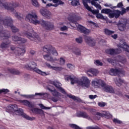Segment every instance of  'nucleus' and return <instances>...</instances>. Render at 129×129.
Segmentation results:
<instances>
[{
    "label": "nucleus",
    "instance_id": "f704fd0d",
    "mask_svg": "<svg viewBox=\"0 0 129 129\" xmlns=\"http://www.w3.org/2000/svg\"><path fill=\"white\" fill-rule=\"evenodd\" d=\"M48 90L51 92L52 95L55 97H58L60 96V93L58 92L56 90H52L50 88H48Z\"/></svg>",
    "mask_w": 129,
    "mask_h": 129
},
{
    "label": "nucleus",
    "instance_id": "cd10ccee",
    "mask_svg": "<svg viewBox=\"0 0 129 129\" xmlns=\"http://www.w3.org/2000/svg\"><path fill=\"white\" fill-rule=\"evenodd\" d=\"M11 44V42L10 41H6V42H3L0 47L2 49H7L10 47V44Z\"/></svg>",
    "mask_w": 129,
    "mask_h": 129
},
{
    "label": "nucleus",
    "instance_id": "69168bd1",
    "mask_svg": "<svg viewBox=\"0 0 129 129\" xmlns=\"http://www.w3.org/2000/svg\"><path fill=\"white\" fill-rule=\"evenodd\" d=\"M16 48L14 45H12L10 47V49L11 50V51H13V52H14V53L16 54Z\"/></svg>",
    "mask_w": 129,
    "mask_h": 129
},
{
    "label": "nucleus",
    "instance_id": "a211bd4d",
    "mask_svg": "<svg viewBox=\"0 0 129 129\" xmlns=\"http://www.w3.org/2000/svg\"><path fill=\"white\" fill-rule=\"evenodd\" d=\"M96 115L98 116H105L106 118H112V115L110 112L107 111H104V113H101L100 112H97Z\"/></svg>",
    "mask_w": 129,
    "mask_h": 129
},
{
    "label": "nucleus",
    "instance_id": "6e6552de",
    "mask_svg": "<svg viewBox=\"0 0 129 129\" xmlns=\"http://www.w3.org/2000/svg\"><path fill=\"white\" fill-rule=\"evenodd\" d=\"M43 50L44 52H46V53L52 54L54 56H58V52H57L56 49H55L54 47H52V46L50 44L45 45L43 47Z\"/></svg>",
    "mask_w": 129,
    "mask_h": 129
},
{
    "label": "nucleus",
    "instance_id": "e2e57ef3",
    "mask_svg": "<svg viewBox=\"0 0 129 129\" xmlns=\"http://www.w3.org/2000/svg\"><path fill=\"white\" fill-rule=\"evenodd\" d=\"M97 97V96L96 95H90L89 96V98L90 99H94Z\"/></svg>",
    "mask_w": 129,
    "mask_h": 129
},
{
    "label": "nucleus",
    "instance_id": "774afa93",
    "mask_svg": "<svg viewBox=\"0 0 129 129\" xmlns=\"http://www.w3.org/2000/svg\"><path fill=\"white\" fill-rule=\"evenodd\" d=\"M24 68H26V69H30V63H29V64H25L24 66Z\"/></svg>",
    "mask_w": 129,
    "mask_h": 129
},
{
    "label": "nucleus",
    "instance_id": "9d476101",
    "mask_svg": "<svg viewBox=\"0 0 129 129\" xmlns=\"http://www.w3.org/2000/svg\"><path fill=\"white\" fill-rule=\"evenodd\" d=\"M101 90L102 91L108 93H114V89H113L111 86L106 84L105 82L104 83V85H103Z\"/></svg>",
    "mask_w": 129,
    "mask_h": 129
},
{
    "label": "nucleus",
    "instance_id": "bf43d9fd",
    "mask_svg": "<svg viewBox=\"0 0 129 129\" xmlns=\"http://www.w3.org/2000/svg\"><path fill=\"white\" fill-rule=\"evenodd\" d=\"M55 7V8H57L58 6V5L55 4V5H52V4H48L46 5V8H49V7Z\"/></svg>",
    "mask_w": 129,
    "mask_h": 129
},
{
    "label": "nucleus",
    "instance_id": "72a5a7b5",
    "mask_svg": "<svg viewBox=\"0 0 129 129\" xmlns=\"http://www.w3.org/2000/svg\"><path fill=\"white\" fill-rule=\"evenodd\" d=\"M106 60L109 63H111V64H112V65H113V66H114L115 65H117V66L120 64L119 63L116 62V60H114L112 58H106Z\"/></svg>",
    "mask_w": 129,
    "mask_h": 129
},
{
    "label": "nucleus",
    "instance_id": "de8ad7c7",
    "mask_svg": "<svg viewBox=\"0 0 129 129\" xmlns=\"http://www.w3.org/2000/svg\"><path fill=\"white\" fill-rule=\"evenodd\" d=\"M8 92H10V90L7 89H3L0 90V93H4V94H6V93H8Z\"/></svg>",
    "mask_w": 129,
    "mask_h": 129
},
{
    "label": "nucleus",
    "instance_id": "c85d7f7f",
    "mask_svg": "<svg viewBox=\"0 0 129 129\" xmlns=\"http://www.w3.org/2000/svg\"><path fill=\"white\" fill-rule=\"evenodd\" d=\"M99 0H92L91 1V4L92 6H94L96 9H99V10H101L102 8L100 5L98 3H96V2H98Z\"/></svg>",
    "mask_w": 129,
    "mask_h": 129
},
{
    "label": "nucleus",
    "instance_id": "ea45409f",
    "mask_svg": "<svg viewBox=\"0 0 129 129\" xmlns=\"http://www.w3.org/2000/svg\"><path fill=\"white\" fill-rule=\"evenodd\" d=\"M75 41L78 44H82V42H83V39L82 37H79L76 38Z\"/></svg>",
    "mask_w": 129,
    "mask_h": 129
},
{
    "label": "nucleus",
    "instance_id": "6e6d98bb",
    "mask_svg": "<svg viewBox=\"0 0 129 129\" xmlns=\"http://www.w3.org/2000/svg\"><path fill=\"white\" fill-rule=\"evenodd\" d=\"M31 111L33 112V113H36L37 114H38L39 108H32L31 109Z\"/></svg>",
    "mask_w": 129,
    "mask_h": 129
},
{
    "label": "nucleus",
    "instance_id": "9b49d317",
    "mask_svg": "<svg viewBox=\"0 0 129 129\" xmlns=\"http://www.w3.org/2000/svg\"><path fill=\"white\" fill-rule=\"evenodd\" d=\"M127 20L125 19H122L118 23V28L121 32L125 30Z\"/></svg>",
    "mask_w": 129,
    "mask_h": 129
},
{
    "label": "nucleus",
    "instance_id": "c03bdc74",
    "mask_svg": "<svg viewBox=\"0 0 129 129\" xmlns=\"http://www.w3.org/2000/svg\"><path fill=\"white\" fill-rule=\"evenodd\" d=\"M53 3H54V4H56L58 6H59V5H64L63 2L60 0H53Z\"/></svg>",
    "mask_w": 129,
    "mask_h": 129
},
{
    "label": "nucleus",
    "instance_id": "09e8293b",
    "mask_svg": "<svg viewBox=\"0 0 129 129\" xmlns=\"http://www.w3.org/2000/svg\"><path fill=\"white\" fill-rule=\"evenodd\" d=\"M94 63L95 65H97V66H102L103 63L101 62V61H99V60H96L94 61Z\"/></svg>",
    "mask_w": 129,
    "mask_h": 129
},
{
    "label": "nucleus",
    "instance_id": "2f4dec72",
    "mask_svg": "<svg viewBox=\"0 0 129 129\" xmlns=\"http://www.w3.org/2000/svg\"><path fill=\"white\" fill-rule=\"evenodd\" d=\"M83 1V4L88 11H91V8L87 5V3H90L91 2V0H82Z\"/></svg>",
    "mask_w": 129,
    "mask_h": 129
},
{
    "label": "nucleus",
    "instance_id": "4468645a",
    "mask_svg": "<svg viewBox=\"0 0 129 129\" xmlns=\"http://www.w3.org/2000/svg\"><path fill=\"white\" fill-rule=\"evenodd\" d=\"M12 40L18 44H24L27 42V39L22 38V37H20L17 35L12 36Z\"/></svg>",
    "mask_w": 129,
    "mask_h": 129
},
{
    "label": "nucleus",
    "instance_id": "423d86ee",
    "mask_svg": "<svg viewBox=\"0 0 129 129\" xmlns=\"http://www.w3.org/2000/svg\"><path fill=\"white\" fill-rule=\"evenodd\" d=\"M24 30L25 31L23 32L24 35H25L27 38L32 41H34L37 42L41 41V38H40L39 36L37 35L36 33L34 32L32 26L30 25H25L24 26Z\"/></svg>",
    "mask_w": 129,
    "mask_h": 129
},
{
    "label": "nucleus",
    "instance_id": "4d7b16f0",
    "mask_svg": "<svg viewBox=\"0 0 129 129\" xmlns=\"http://www.w3.org/2000/svg\"><path fill=\"white\" fill-rule=\"evenodd\" d=\"M90 12H91L92 13V14H93L94 15L95 14H98V13H99V11L96 10H92V9H91V10H89Z\"/></svg>",
    "mask_w": 129,
    "mask_h": 129
},
{
    "label": "nucleus",
    "instance_id": "4c0bfd02",
    "mask_svg": "<svg viewBox=\"0 0 129 129\" xmlns=\"http://www.w3.org/2000/svg\"><path fill=\"white\" fill-rule=\"evenodd\" d=\"M104 33L106 35H112V34H114V31L109 30V29H104Z\"/></svg>",
    "mask_w": 129,
    "mask_h": 129
},
{
    "label": "nucleus",
    "instance_id": "49530a36",
    "mask_svg": "<svg viewBox=\"0 0 129 129\" xmlns=\"http://www.w3.org/2000/svg\"><path fill=\"white\" fill-rule=\"evenodd\" d=\"M96 17L98 19H101V20H105L104 16H103V15L100 13H98L96 15Z\"/></svg>",
    "mask_w": 129,
    "mask_h": 129
},
{
    "label": "nucleus",
    "instance_id": "603ef678",
    "mask_svg": "<svg viewBox=\"0 0 129 129\" xmlns=\"http://www.w3.org/2000/svg\"><path fill=\"white\" fill-rule=\"evenodd\" d=\"M60 65H64L65 64V59L63 57H60Z\"/></svg>",
    "mask_w": 129,
    "mask_h": 129
},
{
    "label": "nucleus",
    "instance_id": "13d9d810",
    "mask_svg": "<svg viewBox=\"0 0 129 129\" xmlns=\"http://www.w3.org/2000/svg\"><path fill=\"white\" fill-rule=\"evenodd\" d=\"M37 114H41L42 115H44L45 114V113L44 112V111L42 110V109H38V112L37 113Z\"/></svg>",
    "mask_w": 129,
    "mask_h": 129
},
{
    "label": "nucleus",
    "instance_id": "6ab92c4d",
    "mask_svg": "<svg viewBox=\"0 0 129 129\" xmlns=\"http://www.w3.org/2000/svg\"><path fill=\"white\" fill-rule=\"evenodd\" d=\"M8 112H15L18 109V105H9L6 108Z\"/></svg>",
    "mask_w": 129,
    "mask_h": 129
},
{
    "label": "nucleus",
    "instance_id": "f3484780",
    "mask_svg": "<svg viewBox=\"0 0 129 129\" xmlns=\"http://www.w3.org/2000/svg\"><path fill=\"white\" fill-rule=\"evenodd\" d=\"M120 16V11L119 10H115L113 13H110L109 14V18L110 19H113V18H115L117 19Z\"/></svg>",
    "mask_w": 129,
    "mask_h": 129
},
{
    "label": "nucleus",
    "instance_id": "37998d69",
    "mask_svg": "<svg viewBox=\"0 0 129 129\" xmlns=\"http://www.w3.org/2000/svg\"><path fill=\"white\" fill-rule=\"evenodd\" d=\"M52 69L55 71H62V70H63V68L61 67H52Z\"/></svg>",
    "mask_w": 129,
    "mask_h": 129
},
{
    "label": "nucleus",
    "instance_id": "680f3d73",
    "mask_svg": "<svg viewBox=\"0 0 129 129\" xmlns=\"http://www.w3.org/2000/svg\"><path fill=\"white\" fill-rule=\"evenodd\" d=\"M113 121L115 123H121V121L120 120H118V119H116V118H114L113 119Z\"/></svg>",
    "mask_w": 129,
    "mask_h": 129
},
{
    "label": "nucleus",
    "instance_id": "7ed1b4c3",
    "mask_svg": "<svg viewBox=\"0 0 129 129\" xmlns=\"http://www.w3.org/2000/svg\"><path fill=\"white\" fill-rule=\"evenodd\" d=\"M64 79L67 81H71V84L77 83L79 86L83 88H88L90 86V81L86 77H82L81 78H76L74 76H65Z\"/></svg>",
    "mask_w": 129,
    "mask_h": 129
},
{
    "label": "nucleus",
    "instance_id": "20e7f679",
    "mask_svg": "<svg viewBox=\"0 0 129 129\" xmlns=\"http://www.w3.org/2000/svg\"><path fill=\"white\" fill-rule=\"evenodd\" d=\"M69 21L70 22H72L73 23V25H71L72 27L75 28L77 27L78 31L80 32V33H83L85 35H88V34L90 33V30L89 29H87L85 27L83 26L82 25H79L76 21H78L79 20H81V17H78L77 15L75 13H71L70 14L68 18Z\"/></svg>",
    "mask_w": 129,
    "mask_h": 129
},
{
    "label": "nucleus",
    "instance_id": "338daca9",
    "mask_svg": "<svg viewBox=\"0 0 129 129\" xmlns=\"http://www.w3.org/2000/svg\"><path fill=\"white\" fill-rule=\"evenodd\" d=\"M45 65H46V66H47V67H48V68H49V69H52V68H53V66H51V64H50V63H45Z\"/></svg>",
    "mask_w": 129,
    "mask_h": 129
},
{
    "label": "nucleus",
    "instance_id": "5fc2aeb1",
    "mask_svg": "<svg viewBox=\"0 0 129 129\" xmlns=\"http://www.w3.org/2000/svg\"><path fill=\"white\" fill-rule=\"evenodd\" d=\"M86 129H100L98 126H96L93 127L92 126H89L86 127Z\"/></svg>",
    "mask_w": 129,
    "mask_h": 129
},
{
    "label": "nucleus",
    "instance_id": "dca6fc26",
    "mask_svg": "<svg viewBox=\"0 0 129 129\" xmlns=\"http://www.w3.org/2000/svg\"><path fill=\"white\" fill-rule=\"evenodd\" d=\"M85 42L87 43V44H88V45L91 46V47L95 46V44L96 43L95 40H94L93 38L91 37H86L85 38Z\"/></svg>",
    "mask_w": 129,
    "mask_h": 129
},
{
    "label": "nucleus",
    "instance_id": "2eb2a0df",
    "mask_svg": "<svg viewBox=\"0 0 129 129\" xmlns=\"http://www.w3.org/2000/svg\"><path fill=\"white\" fill-rule=\"evenodd\" d=\"M51 84H53V85L55 86L57 89H58V90L60 91L61 93H63V94H65L66 93L65 90L61 87V86H62V84L60 82L58 81H53L51 82Z\"/></svg>",
    "mask_w": 129,
    "mask_h": 129
},
{
    "label": "nucleus",
    "instance_id": "f03ea898",
    "mask_svg": "<svg viewBox=\"0 0 129 129\" xmlns=\"http://www.w3.org/2000/svg\"><path fill=\"white\" fill-rule=\"evenodd\" d=\"M26 19L29 23H32L34 25L40 24L46 31H52L54 29V24L53 23L44 20L39 21L37 13L35 11H31L30 13L28 14L26 16Z\"/></svg>",
    "mask_w": 129,
    "mask_h": 129
},
{
    "label": "nucleus",
    "instance_id": "aec40b11",
    "mask_svg": "<svg viewBox=\"0 0 129 129\" xmlns=\"http://www.w3.org/2000/svg\"><path fill=\"white\" fill-rule=\"evenodd\" d=\"M40 14H41L42 16H43V17H45V18H51V12H50V11L47 10L41 9L40 11Z\"/></svg>",
    "mask_w": 129,
    "mask_h": 129
},
{
    "label": "nucleus",
    "instance_id": "8fccbe9b",
    "mask_svg": "<svg viewBox=\"0 0 129 129\" xmlns=\"http://www.w3.org/2000/svg\"><path fill=\"white\" fill-rule=\"evenodd\" d=\"M67 66L69 69H70V70H73V69L75 68L74 66L71 63H68Z\"/></svg>",
    "mask_w": 129,
    "mask_h": 129
},
{
    "label": "nucleus",
    "instance_id": "864d4df0",
    "mask_svg": "<svg viewBox=\"0 0 129 129\" xmlns=\"http://www.w3.org/2000/svg\"><path fill=\"white\" fill-rule=\"evenodd\" d=\"M122 7H123V4H122V3L120 2L117 5L116 7H114L113 8H119L120 9H122Z\"/></svg>",
    "mask_w": 129,
    "mask_h": 129
},
{
    "label": "nucleus",
    "instance_id": "bb28decb",
    "mask_svg": "<svg viewBox=\"0 0 129 129\" xmlns=\"http://www.w3.org/2000/svg\"><path fill=\"white\" fill-rule=\"evenodd\" d=\"M114 81H115V84L117 86H121V85H122V84L124 83V81L121 80L120 78L117 79V78H115L114 79Z\"/></svg>",
    "mask_w": 129,
    "mask_h": 129
},
{
    "label": "nucleus",
    "instance_id": "4be33fe9",
    "mask_svg": "<svg viewBox=\"0 0 129 129\" xmlns=\"http://www.w3.org/2000/svg\"><path fill=\"white\" fill-rule=\"evenodd\" d=\"M98 73H99V72H98L97 70L94 69H90L87 72L88 76H91V75H90V74H92V75H94V76H96V75H97Z\"/></svg>",
    "mask_w": 129,
    "mask_h": 129
},
{
    "label": "nucleus",
    "instance_id": "f257e3e1",
    "mask_svg": "<svg viewBox=\"0 0 129 129\" xmlns=\"http://www.w3.org/2000/svg\"><path fill=\"white\" fill-rule=\"evenodd\" d=\"M13 23H14L13 19L10 17H6L4 20H2V17H0V40L9 39L11 37V34H10L9 31L3 30V27L1 25V24H4L5 28H10L13 33L19 32V29L13 25Z\"/></svg>",
    "mask_w": 129,
    "mask_h": 129
},
{
    "label": "nucleus",
    "instance_id": "1a4fd4ad",
    "mask_svg": "<svg viewBox=\"0 0 129 129\" xmlns=\"http://www.w3.org/2000/svg\"><path fill=\"white\" fill-rule=\"evenodd\" d=\"M14 112L17 115H22L23 117H24V118H26L28 120H34V119H35V117H31L29 116V115H27L26 114L24 113V112L23 111V109H18L17 108L16 110H15Z\"/></svg>",
    "mask_w": 129,
    "mask_h": 129
},
{
    "label": "nucleus",
    "instance_id": "a878e982",
    "mask_svg": "<svg viewBox=\"0 0 129 129\" xmlns=\"http://www.w3.org/2000/svg\"><path fill=\"white\" fill-rule=\"evenodd\" d=\"M20 102L21 103H23V104H24V105H26V106H29V107H34V103H32V102H30L28 100H21L20 101Z\"/></svg>",
    "mask_w": 129,
    "mask_h": 129
},
{
    "label": "nucleus",
    "instance_id": "052dcab7",
    "mask_svg": "<svg viewBox=\"0 0 129 129\" xmlns=\"http://www.w3.org/2000/svg\"><path fill=\"white\" fill-rule=\"evenodd\" d=\"M98 105L100 107H104L105 105H106V104L104 102H99L98 103Z\"/></svg>",
    "mask_w": 129,
    "mask_h": 129
},
{
    "label": "nucleus",
    "instance_id": "0e129e2a",
    "mask_svg": "<svg viewBox=\"0 0 129 129\" xmlns=\"http://www.w3.org/2000/svg\"><path fill=\"white\" fill-rule=\"evenodd\" d=\"M67 30H68V28L66 26L60 27L61 31H67Z\"/></svg>",
    "mask_w": 129,
    "mask_h": 129
},
{
    "label": "nucleus",
    "instance_id": "39448f33",
    "mask_svg": "<svg viewBox=\"0 0 129 129\" xmlns=\"http://www.w3.org/2000/svg\"><path fill=\"white\" fill-rule=\"evenodd\" d=\"M4 0H0V7H2L3 9H5V10H8L13 12V14L19 20H22V17L21 16V14L16 12L15 9L19 7V4L13 3V4H8V3H3Z\"/></svg>",
    "mask_w": 129,
    "mask_h": 129
},
{
    "label": "nucleus",
    "instance_id": "e433bc0d",
    "mask_svg": "<svg viewBox=\"0 0 129 129\" xmlns=\"http://www.w3.org/2000/svg\"><path fill=\"white\" fill-rule=\"evenodd\" d=\"M106 53L110 55H113V54H115V50L113 49H107L106 50Z\"/></svg>",
    "mask_w": 129,
    "mask_h": 129
},
{
    "label": "nucleus",
    "instance_id": "c9c22d12",
    "mask_svg": "<svg viewBox=\"0 0 129 129\" xmlns=\"http://www.w3.org/2000/svg\"><path fill=\"white\" fill-rule=\"evenodd\" d=\"M32 4L35 7V8H39L40 7V4L38 2L37 0H31Z\"/></svg>",
    "mask_w": 129,
    "mask_h": 129
},
{
    "label": "nucleus",
    "instance_id": "393cba45",
    "mask_svg": "<svg viewBox=\"0 0 129 129\" xmlns=\"http://www.w3.org/2000/svg\"><path fill=\"white\" fill-rule=\"evenodd\" d=\"M7 70L12 74H14V75H20L21 74V72L20 71L16 70L15 69H10L8 68Z\"/></svg>",
    "mask_w": 129,
    "mask_h": 129
},
{
    "label": "nucleus",
    "instance_id": "7c9ffc66",
    "mask_svg": "<svg viewBox=\"0 0 129 129\" xmlns=\"http://www.w3.org/2000/svg\"><path fill=\"white\" fill-rule=\"evenodd\" d=\"M46 94L43 93H36L35 95H24L27 98H32V97H34V96H36L37 95H39V96H43L45 95Z\"/></svg>",
    "mask_w": 129,
    "mask_h": 129
},
{
    "label": "nucleus",
    "instance_id": "473e14b6",
    "mask_svg": "<svg viewBox=\"0 0 129 129\" xmlns=\"http://www.w3.org/2000/svg\"><path fill=\"white\" fill-rule=\"evenodd\" d=\"M118 46L119 48H121L124 51H126V52H128L129 53V46L125 44H119Z\"/></svg>",
    "mask_w": 129,
    "mask_h": 129
},
{
    "label": "nucleus",
    "instance_id": "0eeeda50",
    "mask_svg": "<svg viewBox=\"0 0 129 129\" xmlns=\"http://www.w3.org/2000/svg\"><path fill=\"white\" fill-rule=\"evenodd\" d=\"M29 64L30 70H32V71H34V72H36L40 75H42V76H46V75H47L46 72H43L41 71V70H39V69L37 68V63L35 62H30Z\"/></svg>",
    "mask_w": 129,
    "mask_h": 129
},
{
    "label": "nucleus",
    "instance_id": "79ce46f5",
    "mask_svg": "<svg viewBox=\"0 0 129 129\" xmlns=\"http://www.w3.org/2000/svg\"><path fill=\"white\" fill-rule=\"evenodd\" d=\"M121 12H120V15H124L126 12H128L129 11V7H127L126 9H124L123 8H121Z\"/></svg>",
    "mask_w": 129,
    "mask_h": 129
},
{
    "label": "nucleus",
    "instance_id": "f8f14e48",
    "mask_svg": "<svg viewBox=\"0 0 129 129\" xmlns=\"http://www.w3.org/2000/svg\"><path fill=\"white\" fill-rule=\"evenodd\" d=\"M104 81L100 80V79H96L94 80L92 82V84L96 88H102V86L104 84Z\"/></svg>",
    "mask_w": 129,
    "mask_h": 129
},
{
    "label": "nucleus",
    "instance_id": "a18cd8bd",
    "mask_svg": "<svg viewBox=\"0 0 129 129\" xmlns=\"http://www.w3.org/2000/svg\"><path fill=\"white\" fill-rule=\"evenodd\" d=\"M39 106H40V108H41V109H50L51 107H46L45 106H44V105H43L42 104H39Z\"/></svg>",
    "mask_w": 129,
    "mask_h": 129
},
{
    "label": "nucleus",
    "instance_id": "b1692460",
    "mask_svg": "<svg viewBox=\"0 0 129 129\" xmlns=\"http://www.w3.org/2000/svg\"><path fill=\"white\" fill-rule=\"evenodd\" d=\"M69 50L74 53V54H75V55H77L78 56H80V55H81V51L79 48L76 47H74L73 48H70Z\"/></svg>",
    "mask_w": 129,
    "mask_h": 129
},
{
    "label": "nucleus",
    "instance_id": "c756f323",
    "mask_svg": "<svg viewBox=\"0 0 129 129\" xmlns=\"http://www.w3.org/2000/svg\"><path fill=\"white\" fill-rule=\"evenodd\" d=\"M77 116L79 117H84V118H88L89 116L85 112H80L77 113Z\"/></svg>",
    "mask_w": 129,
    "mask_h": 129
},
{
    "label": "nucleus",
    "instance_id": "ddd939ff",
    "mask_svg": "<svg viewBox=\"0 0 129 129\" xmlns=\"http://www.w3.org/2000/svg\"><path fill=\"white\" fill-rule=\"evenodd\" d=\"M125 74V73L123 71L120 70V69H113L112 68L110 70L109 72V74L110 75H111L112 76H116V75H118V74Z\"/></svg>",
    "mask_w": 129,
    "mask_h": 129
},
{
    "label": "nucleus",
    "instance_id": "3c124183",
    "mask_svg": "<svg viewBox=\"0 0 129 129\" xmlns=\"http://www.w3.org/2000/svg\"><path fill=\"white\" fill-rule=\"evenodd\" d=\"M70 126H71V127H73V128L80 129V127L76 124H70Z\"/></svg>",
    "mask_w": 129,
    "mask_h": 129
},
{
    "label": "nucleus",
    "instance_id": "58836bf2",
    "mask_svg": "<svg viewBox=\"0 0 129 129\" xmlns=\"http://www.w3.org/2000/svg\"><path fill=\"white\" fill-rule=\"evenodd\" d=\"M111 11L110 9H105L101 10V14H106V15H109Z\"/></svg>",
    "mask_w": 129,
    "mask_h": 129
},
{
    "label": "nucleus",
    "instance_id": "412c9836",
    "mask_svg": "<svg viewBox=\"0 0 129 129\" xmlns=\"http://www.w3.org/2000/svg\"><path fill=\"white\" fill-rule=\"evenodd\" d=\"M25 49L21 48L20 47H16L15 49V54L17 56H23L25 54Z\"/></svg>",
    "mask_w": 129,
    "mask_h": 129
},
{
    "label": "nucleus",
    "instance_id": "5701e85b",
    "mask_svg": "<svg viewBox=\"0 0 129 129\" xmlns=\"http://www.w3.org/2000/svg\"><path fill=\"white\" fill-rule=\"evenodd\" d=\"M44 58L47 61H49L50 62H54V61H57V59L53 58L51 56V53L49 54H45L43 55Z\"/></svg>",
    "mask_w": 129,
    "mask_h": 129
},
{
    "label": "nucleus",
    "instance_id": "a19ab883",
    "mask_svg": "<svg viewBox=\"0 0 129 129\" xmlns=\"http://www.w3.org/2000/svg\"><path fill=\"white\" fill-rule=\"evenodd\" d=\"M68 97L70 98H71L72 99H73L74 100H77V101H80V99L78 97H75V96H73L72 95H68Z\"/></svg>",
    "mask_w": 129,
    "mask_h": 129
}]
</instances>
